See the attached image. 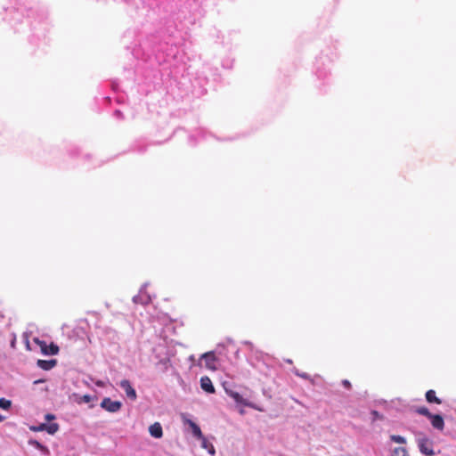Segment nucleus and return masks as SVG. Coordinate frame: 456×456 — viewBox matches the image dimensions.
<instances>
[{"mask_svg": "<svg viewBox=\"0 0 456 456\" xmlns=\"http://www.w3.org/2000/svg\"><path fill=\"white\" fill-rule=\"evenodd\" d=\"M33 430H36V431L46 430V424L43 423L39 427L34 428Z\"/></svg>", "mask_w": 456, "mask_h": 456, "instance_id": "20", "label": "nucleus"}, {"mask_svg": "<svg viewBox=\"0 0 456 456\" xmlns=\"http://www.w3.org/2000/svg\"><path fill=\"white\" fill-rule=\"evenodd\" d=\"M201 359L205 362V366L207 369L211 370H216L217 369L216 367V361L217 358L214 352H207L201 355Z\"/></svg>", "mask_w": 456, "mask_h": 456, "instance_id": "4", "label": "nucleus"}, {"mask_svg": "<svg viewBox=\"0 0 456 456\" xmlns=\"http://www.w3.org/2000/svg\"><path fill=\"white\" fill-rule=\"evenodd\" d=\"M84 400H85L86 402H89V401H90V396H89V395H85V396H84Z\"/></svg>", "mask_w": 456, "mask_h": 456, "instance_id": "25", "label": "nucleus"}, {"mask_svg": "<svg viewBox=\"0 0 456 456\" xmlns=\"http://www.w3.org/2000/svg\"><path fill=\"white\" fill-rule=\"evenodd\" d=\"M342 384L343 386L347 388V389H350L351 388V383L347 380V379H344L342 381Z\"/></svg>", "mask_w": 456, "mask_h": 456, "instance_id": "21", "label": "nucleus"}, {"mask_svg": "<svg viewBox=\"0 0 456 456\" xmlns=\"http://www.w3.org/2000/svg\"><path fill=\"white\" fill-rule=\"evenodd\" d=\"M431 420V424L433 428L443 430L444 428V421L441 415L439 414H432V416L429 418Z\"/></svg>", "mask_w": 456, "mask_h": 456, "instance_id": "8", "label": "nucleus"}, {"mask_svg": "<svg viewBox=\"0 0 456 456\" xmlns=\"http://www.w3.org/2000/svg\"><path fill=\"white\" fill-rule=\"evenodd\" d=\"M120 387L125 391L126 396L132 400H135L137 397L136 392L132 387L131 383L127 379H123L119 383Z\"/></svg>", "mask_w": 456, "mask_h": 456, "instance_id": "5", "label": "nucleus"}, {"mask_svg": "<svg viewBox=\"0 0 456 456\" xmlns=\"http://www.w3.org/2000/svg\"><path fill=\"white\" fill-rule=\"evenodd\" d=\"M33 341L40 347L42 354L45 355H55L59 353V346L54 343H51L49 346L45 341L34 338Z\"/></svg>", "mask_w": 456, "mask_h": 456, "instance_id": "1", "label": "nucleus"}, {"mask_svg": "<svg viewBox=\"0 0 456 456\" xmlns=\"http://www.w3.org/2000/svg\"><path fill=\"white\" fill-rule=\"evenodd\" d=\"M390 439L397 444H405L406 439L403 436H398V435H392L390 436Z\"/></svg>", "mask_w": 456, "mask_h": 456, "instance_id": "18", "label": "nucleus"}, {"mask_svg": "<svg viewBox=\"0 0 456 456\" xmlns=\"http://www.w3.org/2000/svg\"><path fill=\"white\" fill-rule=\"evenodd\" d=\"M190 425H191V427L192 428L193 435L195 436H197V437H201L202 436V432H201L200 427L197 424H195L194 422H192V421H190Z\"/></svg>", "mask_w": 456, "mask_h": 456, "instance_id": "14", "label": "nucleus"}, {"mask_svg": "<svg viewBox=\"0 0 456 456\" xmlns=\"http://www.w3.org/2000/svg\"><path fill=\"white\" fill-rule=\"evenodd\" d=\"M418 445L420 452L423 454L433 455L435 453L433 443L428 437L419 438L418 440Z\"/></svg>", "mask_w": 456, "mask_h": 456, "instance_id": "3", "label": "nucleus"}, {"mask_svg": "<svg viewBox=\"0 0 456 456\" xmlns=\"http://www.w3.org/2000/svg\"><path fill=\"white\" fill-rule=\"evenodd\" d=\"M229 395L234 399L237 403L243 404L245 406H248L251 408H256L252 403H248L245 400L238 392L231 391L229 392Z\"/></svg>", "mask_w": 456, "mask_h": 456, "instance_id": "10", "label": "nucleus"}, {"mask_svg": "<svg viewBox=\"0 0 456 456\" xmlns=\"http://www.w3.org/2000/svg\"><path fill=\"white\" fill-rule=\"evenodd\" d=\"M212 450L210 451V452H215V449L213 448V446H211Z\"/></svg>", "mask_w": 456, "mask_h": 456, "instance_id": "28", "label": "nucleus"}, {"mask_svg": "<svg viewBox=\"0 0 456 456\" xmlns=\"http://www.w3.org/2000/svg\"><path fill=\"white\" fill-rule=\"evenodd\" d=\"M28 444L30 445L36 447L37 449L40 450L41 452H43L45 454H49L48 448L46 446L43 445L42 444H40L38 441L30 439L28 441Z\"/></svg>", "mask_w": 456, "mask_h": 456, "instance_id": "12", "label": "nucleus"}, {"mask_svg": "<svg viewBox=\"0 0 456 456\" xmlns=\"http://www.w3.org/2000/svg\"><path fill=\"white\" fill-rule=\"evenodd\" d=\"M416 412L420 415L426 416L428 419L432 416V413L428 411V409L424 406L417 408Z\"/></svg>", "mask_w": 456, "mask_h": 456, "instance_id": "15", "label": "nucleus"}, {"mask_svg": "<svg viewBox=\"0 0 456 456\" xmlns=\"http://www.w3.org/2000/svg\"><path fill=\"white\" fill-rule=\"evenodd\" d=\"M122 404L119 401H112L106 397L101 403V407L110 412H117L120 410Z\"/></svg>", "mask_w": 456, "mask_h": 456, "instance_id": "2", "label": "nucleus"}, {"mask_svg": "<svg viewBox=\"0 0 456 456\" xmlns=\"http://www.w3.org/2000/svg\"><path fill=\"white\" fill-rule=\"evenodd\" d=\"M41 382H42V380H36L34 383L35 384H38V383H41Z\"/></svg>", "mask_w": 456, "mask_h": 456, "instance_id": "26", "label": "nucleus"}, {"mask_svg": "<svg viewBox=\"0 0 456 456\" xmlns=\"http://www.w3.org/2000/svg\"><path fill=\"white\" fill-rule=\"evenodd\" d=\"M54 418H55V416H54V415H53V414H50V413H48V414H46V415H45V419H46L47 420L53 419Z\"/></svg>", "mask_w": 456, "mask_h": 456, "instance_id": "23", "label": "nucleus"}, {"mask_svg": "<svg viewBox=\"0 0 456 456\" xmlns=\"http://www.w3.org/2000/svg\"><path fill=\"white\" fill-rule=\"evenodd\" d=\"M59 429V425L57 423H52L50 425H46V431L51 434V435H53L55 434Z\"/></svg>", "mask_w": 456, "mask_h": 456, "instance_id": "16", "label": "nucleus"}, {"mask_svg": "<svg viewBox=\"0 0 456 456\" xmlns=\"http://www.w3.org/2000/svg\"><path fill=\"white\" fill-rule=\"evenodd\" d=\"M57 364V360L56 359H51V360H37V365L44 370H52L53 368H54Z\"/></svg>", "mask_w": 456, "mask_h": 456, "instance_id": "7", "label": "nucleus"}, {"mask_svg": "<svg viewBox=\"0 0 456 456\" xmlns=\"http://www.w3.org/2000/svg\"><path fill=\"white\" fill-rule=\"evenodd\" d=\"M12 405V402L5 398H0V408L8 410Z\"/></svg>", "mask_w": 456, "mask_h": 456, "instance_id": "17", "label": "nucleus"}, {"mask_svg": "<svg viewBox=\"0 0 456 456\" xmlns=\"http://www.w3.org/2000/svg\"><path fill=\"white\" fill-rule=\"evenodd\" d=\"M11 347L15 348L16 347V336L13 334V338L11 341Z\"/></svg>", "mask_w": 456, "mask_h": 456, "instance_id": "22", "label": "nucleus"}, {"mask_svg": "<svg viewBox=\"0 0 456 456\" xmlns=\"http://www.w3.org/2000/svg\"><path fill=\"white\" fill-rule=\"evenodd\" d=\"M393 456H410L404 447H396L393 452Z\"/></svg>", "mask_w": 456, "mask_h": 456, "instance_id": "13", "label": "nucleus"}, {"mask_svg": "<svg viewBox=\"0 0 456 456\" xmlns=\"http://www.w3.org/2000/svg\"><path fill=\"white\" fill-rule=\"evenodd\" d=\"M149 432L151 436L155 438H161L163 436L162 427L159 422H155L149 428Z\"/></svg>", "mask_w": 456, "mask_h": 456, "instance_id": "9", "label": "nucleus"}, {"mask_svg": "<svg viewBox=\"0 0 456 456\" xmlns=\"http://www.w3.org/2000/svg\"><path fill=\"white\" fill-rule=\"evenodd\" d=\"M426 399L430 403L441 404L442 401L436 396V392L432 389L427 391Z\"/></svg>", "mask_w": 456, "mask_h": 456, "instance_id": "11", "label": "nucleus"}, {"mask_svg": "<svg viewBox=\"0 0 456 456\" xmlns=\"http://www.w3.org/2000/svg\"><path fill=\"white\" fill-rule=\"evenodd\" d=\"M4 417L2 415H0V421H3L4 420Z\"/></svg>", "mask_w": 456, "mask_h": 456, "instance_id": "27", "label": "nucleus"}, {"mask_svg": "<svg viewBox=\"0 0 456 456\" xmlns=\"http://www.w3.org/2000/svg\"><path fill=\"white\" fill-rule=\"evenodd\" d=\"M371 415L373 416V420H376V419H383V416H382V415H380V414L379 413V411H371Z\"/></svg>", "mask_w": 456, "mask_h": 456, "instance_id": "19", "label": "nucleus"}, {"mask_svg": "<svg viewBox=\"0 0 456 456\" xmlns=\"http://www.w3.org/2000/svg\"><path fill=\"white\" fill-rule=\"evenodd\" d=\"M26 348H27V350H28V351H30V350H31V348H30V345H29V341H28V338L26 339Z\"/></svg>", "mask_w": 456, "mask_h": 456, "instance_id": "24", "label": "nucleus"}, {"mask_svg": "<svg viewBox=\"0 0 456 456\" xmlns=\"http://www.w3.org/2000/svg\"><path fill=\"white\" fill-rule=\"evenodd\" d=\"M200 387L209 394H214L216 392L215 387L213 386L211 379L208 376L201 377Z\"/></svg>", "mask_w": 456, "mask_h": 456, "instance_id": "6", "label": "nucleus"}]
</instances>
